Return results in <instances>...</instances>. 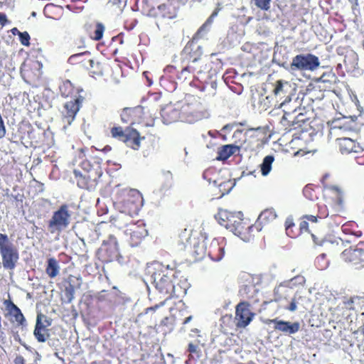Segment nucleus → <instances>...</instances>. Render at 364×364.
<instances>
[{
  "instance_id": "nucleus-25",
  "label": "nucleus",
  "mask_w": 364,
  "mask_h": 364,
  "mask_svg": "<svg viewBox=\"0 0 364 364\" xmlns=\"http://www.w3.org/2000/svg\"><path fill=\"white\" fill-rule=\"evenodd\" d=\"M277 215L274 210L267 209L262 211L258 217V221L261 223H266L274 220Z\"/></svg>"
},
{
  "instance_id": "nucleus-27",
  "label": "nucleus",
  "mask_w": 364,
  "mask_h": 364,
  "mask_svg": "<svg viewBox=\"0 0 364 364\" xmlns=\"http://www.w3.org/2000/svg\"><path fill=\"white\" fill-rule=\"evenodd\" d=\"M325 188L334 193L336 198V203L340 205H342L343 195V191L336 185H328L326 186Z\"/></svg>"
},
{
  "instance_id": "nucleus-62",
  "label": "nucleus",
  "mask_w": 364,
  "mask_h": 364,
  "mask_svg": "<svg viewBox=\"0 0 364 364\" xmlns=\"http://www.w3.org/2000/svg\"><path fill=\"white\" fill-rule=\"evenodd\" d=\"M222 137H223V139L225 141L227 139V137L225 135H223Z\"/></svg>"
},
{
  "instance_id": "nucleus-54",
  "label": "nucleus",
  "mask_w": 364,
  "mask_h": 364,
  "mask_svg": "<svg viewBox=\"0 0 364 364\" xmlns=\"http://www.w3.org/2000/svg\"><path fill=\"white\" fill-rule=\"evenodd\" d=\"M193 319V316H188L187 318H186V319L183 321V324H186L188 323H189L191 321H192Z\"/></svg>"
},
{
  "instance_id": "nucleus-64",
  "label": "nucleus",
  "mask_w": 364,
  "mask_h": 364,
  "mask_svg": "<svg viewBox=\"0 0 364 364\" xmlns=\"http://www.w3.org/2000/svg\"><path fill=\"white\" fill-rule=\"evenodd\" d=\"M339 241H340V242H341L342 244L343 243V240H341V239H339Z\"/></svg>"
},
{
  "instance_id": "nucleus-21",
  "label": "nucleus",
  "mask_w": 364,
  "mask_h": 364,
  "mask_svg": "<svg viewBox=\"0 0 364 364\" xmlns=\"http://www.w3.org/2000/svg\"><path fill=\"white\" fill-rule=\"evenodd\" d=\"M141 111V107H136L134 108H124L121 114L122 121L123 122L128 123L131 121V117L140 114Z\"/></svg>"
},
{
  "instance_id": "nucleus-52",
  "label": "nucleus",
  "mask_w": 364,
  "mask_h": 364,
  "mask_svg": "<svg viewBox=\"0 0 364 364\" xmlns=\"http://www.w3.org/2000/svg\"><path fill=\"white\" fill-rule=\"evenodd\" d=\"M235 125V124H225L223 127L222 130H223V131L231 130L234 127Z\"/></svg>"
},
{
  "instance_id": "nucleus-1",
  "label": "nucleus",
  "mask_w": 364,
  "mask_h": 364,
  "mask_svg": "<svg viewBox=\"0 0 364 364\" xmlns=\"http://www.w3.org/2000/svg\"><path fill=\"white\" fill-rule=\"evenodd\" d=\"M168 269H173L170 265L166 267L159 262L148 266L147 272L150 274V281L154 284L159 293L164 295L171 296L175 293V286L173 284V274H170Z\"/></svg>"
},
{
  "instance_id": "nucleus-12",
  "label": "nucleus",
  "mask_w": 364,
  "mask_h": 364,
  "mask_svg": "<svg viewBox=\"0 0 364 364\" xmlns=\"http://www.w3.org/2000/svg\"><path fill=\"white\" fill-rule=\"evenodd\" d=\"M100 250L107 254L108 261L117 259L119 257L117 240L113 236H109L107 240L103 241Z\"/></svg>"
},
{
  "instance_id": "nucleus-44",
  "label": "nucleus",
  "mask_w": 364,
  "mask_h": 364,
  "mask_svg": "<svg viewBox=\"0 0 364 364\" xmlns=\"http://www.w3.org/2000/svg\"><path fill=\"white\" fill-rule=\"evenodd\" d=\"M188 351L191 353H198V346L191 343L188 345Z\"/></svg>"
},
{
  "instance_id": "nucleus-9",
  "label": "nucleus",
  "mask_w": 364,
  "mask_h": 364,
  "mask_svg": "<svg viewBox=\"0 0 364 364\" xmlns=\"http://www.w3.org/2000/svg\"><path fill=\"white\" fill-rule=\"evenodd\" d=\"M2 257V264L5 269H14L18 260V252L14 245L0 251Z\"/></svg>"
},
{
  "instance_id": "nucleus-5",
  "label": "nucleus",
  "mask_w": 364,
  "mask_h": 364,
  "mask_svg": "<svg viewBox=\"0 0 364 364\" xmlns=\"http://www.w3.org/2000/svg\"><path fill=\"white\" fill-rule=\"evenodd\" d=\"M208 112L199 104L183 106L181 120L192 124L202 119L208 117Z\"/></svg>"
},
{
  "instance_id": "nucleus-4",
  "label": "nucleus",
  "mask_w": 364,
  "mask_h": 364,
  "mask_svg": "<svg viewBox=\"0 0 364 364\" xmlns=\"http://www.w3.org/2000/svg\"><path fill=\"white\" fill-rule=\"evenodd\" d=\"M274 301L279 303V306L294 312L297 309V301L291 296L292 291L284 285L280 284L274 289Z\"/></svg>"
},
{
  "instance_id": "nucleus-18",
  "label": "nucleus",
  "mask_w": 364,
  "mask_h": 364,
  "mask_svg": "<svg viewBox=\"0 0 364 364\" xmlns=\"http://www.w3.org/2000/svg\"><path fill=\"white\" fill-rule=\"evenodd\" d=\"M208 255L213 260L219 262L225 255V247L220 246L218 241L213 240L210 244Z\"/></svg>"
},
{
  "instance_id": "nucleus-34",
  "label": "nucleus",
  "mask_w": 364,
  "mask_h": 364,
  "mask_svg": "<svg viewBox=\"0 0 364 364\" xmlns=\"http://www.w3.org/2000/svg\"><path fill=\"white\" fill-rule=\"evenodd\" d=\"M217 12H213L211 16L206 20V21L203 24V26L200 28L198 30V33H200L202 32H205L206 28H208L211 23H213V18L217 16Z\"/></svg>"
},
{
  "instance_id": "nucleus-31",
  "label": "nucleus",
  "mask_w": 364,
  "mask_h": 364,
  "mask_svg": "<svg viewBox=\"0 0 364 364\" xmlns=\"http://www.w3.org/2000/svg\"><path fill=\"white\" fill-rule=\"evenodd\" d=\"M75 287L73 284H69L65 289V295L68 299V303H71L74 299Z\"/></svg>"
},
{
  "instance_id": "nucleus-17",
  "label": "nucleus",
  "mask_w": 364,
  "mask_h": 364,
  "mask_svg": "<svg viewBox=\"0 0 364 364\" xmlns=\"http://www.w3.org/2000/svg\"><path fill=\"white\" fill-rule=\"evenodd\" d=\"M289 113L287 111H284V114L283 115L281 123L284 125H288L290 127V129L292 127L297 126L301 127L305 122L307 120L305 114L303 113H299L293 120L290 121L287 119V115Z\"/></svg>"
},
{
  "instance_id": "nucleus-53",
  "label": "nucleus",
  "mask_w": 364,
  "mask_h": 364,
  "mask_svg": "<svg viewBox=\"0 0 364 364\" xmlns=\"http://www.w3.org/2000/svg\"><path fill=\"white\" fill-rule=\"evenodd\" d=\"M353 304V299H349L346 303V306L348 307L349 309H351L352 308V304Z\"/></svg>"
},
{
  "instance_id": "nucleus-42",
  "label": "nucleus",
  "mask_w": 364,
  "mask_h": 364,
  "mask_svg": "<svg viewBox=\"0 0 364 364\" xmlns=\"http://www.w3.org/2000/svg\"><path fill=\"white\" fill-rule=\"evenodd\" d=\"M163 176L165 178V181H173V175L170 171L163 170L162 171Z\"/></svg>"
},
{
  "instance_id": "nucleus-15",
  "label": "nucleus",
  "mask_w": 364,
  "mask_h": 364,
  "mask_svg": "<svg viewBox=\"0 0 364 364\" xmlns=\"http://www.w3.org/2000/svg\"><path fill=\"white\" fill-rule=\"evenodd\" d=\"M341 257L344 261L352 262L355 264L364 262V250L362 248L346 249L343 251Z\"/></svg>"
},
{
  "instance_id": "nucleus-38",
  "label": "nucleus",
  "mask_w": 364,
  "mask_h": 364,
  "mask_svg": "<svg viewBox=\"0 0 364 364\" xmlns=\"http://www.w3.org/2000/svg\"><path fill=\"white\" fill-rule=\"evenodd\" d=\"M148 235V232L146 229L141 228L139 230H134L132 233V237H136L139 238L144 237Z\"/></svg>"
},
{
  "instance_id": "nucleus-16",
  "label": "nucleus",
  "mask_w": 364,
  "mask_h": 364,
  "mask_svg": "<svg viewBox=\"0 0 364 364\" xmlns=\"http://www.w3.org/2000/svg\"><path fill=\"white\" fill-rule=\"evenodd\" d=\"M339 146L342 154L359 153L363 151L358 143L348 137L339 139Z\"/></svg>"
},
{
  "instance_id": "nucleus-47",
  "label": "nucleus",
  "mask_w": 364,
  "mask_h": 364,
  "mask_svg": "<svg viewBox=\"0 0 364 364\" xmlns=\"http://www.w3.org/2000/svg\"><path fill=\"white\" fill-rule=\"evenodd\" d=\"M299 227H300L301 230L308 231L309 223H308V222H306L305 220L304 221H301L300 223Z\"/></svg>"
},
{
  "instance_id": "nucleus-26",
  "label": "nucleus",
  "mask_w": 364,
  "mask_h": 364,
  "mask_svg": "<svg viewBox=\"0 0 364 364\" xmlns=\"http://www.w3.org/2000/svg\"><path fill=\"white\" fill-rule=\"evenodd\" d=\"M111 134L113 137L117 138L123 142L129 143L130 141V136L121 127H113L111 130Z\"/></svg>"
},
{
  "instance_id": "nucleus-28",
  "label": "nucleus",
  "mask_w": 364,
  "mask_h": 364,
  "mask_svg": "<svg viewBox=\"0 0 364 364\" xmlns=\"http://www.w3.org/2000/svg\"><path fill=\"white\" fill-rule=\"evenodd\" d=\"M229 149V146H227V145L222 146L218 151V156L216 159L219 161L228 159L230 156V151L228 150Z\"/></svg>"
},
{
  "instance_id": "nucleus-58",
  "label": "nucleus",
  "mask_w": 364,
  "mask_h": 364,
  "mask_svg": "<svg viewBox=\"0 0 364 364\" xmlns=\"http://www.w3.org/2000/svg\"><path fill=\"white\" fill-rule=\"evenodd\" d=\"M104 150L105 151H109L111 150V147L109 146H107L105 147Z\"/></svg>"
},
{
  "instance_id": "nucleus-51",
  "label": "nucleus",
  "mask_w": 364,
  "mask_h": 364,
  "mask_svg": "<svg viewBox=\"0 0 364 364\" xmlns=\"http://www.w3.org/2000/svg\"><path fill=\"white\" fill-rule=\"evenodd\" d=\"M242 134V130L237 129L234 132L232 137L235 139H237V138H240Z\"/></svg>"
},
{
  "instance_id": "nucleus-8",
  "label": "nucleus",
  "mask_w": 364,
  "mask_h": 364,
  "mask_svg": "<svg viewBox=\"0 0 364 364\" xmlns=\"http://www.w3.org/2000/svg\"><path fill=\"white\" fill-rule=\"evenodd\" d=\"M4 305L7 311V315L10 316L9 321L13 323H16L17 326L23 328L26 326V318L21 309L14 304L11 300H5Z\"/></svg>"
},
{
  "instance_id": "nucleus-55",
  "label": "nucleus",
  "mask_w": 364,
  "mask_h": 364,
  "mask_svg": "<svg viewBox=\"0 0 364 364\" xmlns=\"http://www.w3.org/2000/svg\"><path fill=\"white\" fill-rule=\"evenodd\" d=\"M208 135L210 136L211 137H215V134H218V132H213V131H209L208 132Z\"/></svg>"
},
{
  "instance_id": "nucleus-59",
  "label": "nucleus",
  "mask_w": 364,
  "mask_h": 364,
  "mask_svg": "<svg viewBox=\"0 0 364 364\" xmlns=\"http://www.w3.org/2000/svg\"><path fill=\"white\" fill-rule=\"evenodd\" d=\"M121 2V0H113V4H117Z\"/></svg>"
},
{
  "instance_id": "nucleus-10",
  "label": "nucleus",
  "mask_w": 364,
  "mask_h": 364,
  "mask_svg": "<svg viewBox=\"0 0 364 364\" xmlns=\"http://www.w3.org/2000/svg\"><path fill=\"white\" fill-rule=\"evenodd\" d=\"M243 277L245 278L246 283L242 284L240 287V295L244 298L254 299V301H257L258 299L256 296L258 293V289L254 283L255 278L249 274H245Z\"/></svg>"
},
{
  "instance_id": "nucleus-3",
  "label": "nucleus",
  "mask_w": 364,
  "mask_h": 364,
  "mask_svg": "<svg viewBox=\"0 0 364 364\" xmlns=\"http://www.w3.org/2000/svg\"><path fill=\"white\" fill-rule=\"evenodd\" d=\"M320 65L318 58L313 54H299L293 58L290 64L291 71H314Z\"/></svg>"
},
{
  "instance_id": "nucleus-36",
  "label": "nucleus",
  "mask_w": 364,
  "mask_h": 364,
  "mask_svg": "<svg viewBox=\"0 0 364 364\" xmlns=\"http://www.w3.org/2000/svg\"><path fill=\"white\" fill-rule=\"evenodd\" d=\"M138 136L139 133L134 130L132 133V139L130 138V141H129L132 143V146L134 149H137L140 145V140Z\"/></svg>"
},
{
  "instance_id": "nucleus-35",
  "label": "nucleus",
  "mask_w": 364,
  "mask_h": 364,
  "mask_svg": "<svg viewBox=\"0 0 364 364\" xmlns=\"http://www.w3.org/2000/svg\"><path fill=\"white\" fill-rule=\"evenodd\" d=\"M104 31L105 26L101 23H98L95 31V40H100L102 38Z\"/></svg>"
},
{
  "instance_id": "nucleus-45",
  "label": "nucleus",
  "mask_w": 364,
  "mask_h": 364,
  "mask_svg": "<svg viewBox=\"0 0 364 364\" xmlns=\"http://www.w3.org/2000/svg\"><path fill=\"white\" fill-rule=\"evenodd\" d=\"M291 282L295 281V282H297L299 284H303L305 282L304 277L302 276H297L293 278Z\"/></svg>"
},
{
  "instance_id": "nucleus-24",
  "label": "nucleus",
  "mask_w": 364,
  "mask_h": 364,
  "mask_svg": "<svg viewBox=\"0 0 364 364\" xmlns=\"http://www.w3.org/2000/svg\"><path fill=\"white\" fill-rule=\"evenodd\" d=\"M274 160V158L272 155H268L264 158L263 161L260 165L261 172L263 176H267L269 173Z\"/></svg>"
},
{
  "instance_id": "nucleus-19",
  "label": "nucleus",
  "mask_w": 364,
  "mask_h": 364,
  "mask_svg": "<svg viewBox=\"0 0 364 364\" xmlns=\"http://www.w3.org/2000/svg\"><path fill=\"white\" fill-rule=\"evenodd\" d=\"M65 109L66 110V114L64 116V121L68 124H70L74 120L75 114L79 110V107L75 102H69L65 105Z\"/></svg>"
},
{
  "instance_id": "nucleus-29",
  "label": "nucleus",
  "mask_w": 364,
  "mask_h": 364,
  "mask_svg": "<svg viewBox=\"0 0 364 364\" xmlns=\"http://www.w3.org/2000/svg\"><path fill=\"white\" fill-rule=\"evenodd\" d=\"M256 7L263 11H269L272 0H251Z\"/></svg>"
},
{
  "instance_id": "nucleus-6",
  "label": "nucleus",
  "mask_w": 364,
  "mask_h": 364,
  "mask_svg": "<svg viewBox=\"0 0 364 364\" xmlns=\"http://www.w3.org/2000/svg\"><path fill=\"white\" fill-rule=\"evenodd\" d=\"M52 318L40 313L36 317L33 335L38 342L44 343L50 337L48 327L52 324Z\"/></svg>"
},
{
  "instance_id": "nucleus-48",
  "label": "nucleus",
  "mask_w": 364,
  "mask_h": 364,
  "mask_svg": "<svg viewBox=\"0 0 364 364\" xmlns=\"http://www.w3.org/2000/svg\"><path fill=\"white\" fill-rule=\"evenodd\" d=\"M291 100V96L289 95H287L285 99L281 102L279 107H283L286 105L287 103L289 102Z\"/></svg>"
},
{
  "instance_id": "nucleus-22",
  "label": "nucleus",
  "mask_w": 364,
  "mask_h": 364,
  "mask_svg": "<svg viewBox=\"0 0 364 364\" xmlns=\"http://www.w3.org/2000/svg\"><path fill=\"white\" fill-rule=\"evenodd\" d=\"M60 271V266L58 261L52 257L48 259V265L46 267V273L50 278L55 277Z\"/></svg>"
},
{
  "instance_id": "nucleus-49",
  "label": "nucleus",
  "mask_w": 364,
  "mask_h": 364,
  "mask_svg": "<svg viewBox=\"0 0 364 364\" xmlns=\"http://www.w3.org/2000/svg\"><path fill=\"white\" fill-rule=\"evenodd\" d=\"M304 218H306V220L311 221V222H313V223H316L317 222V218L314 215H306L304 216Z\"/></svg>"
},
{
  "instance_id": "nucleus-14",
  "label": "nucleus",
  "mask_w": 364,
  "mask_h": 364,
  "mask_svg": "<svg viewBox=\"0 0 364 364\" xmlns=\"http://www.w3.org/2000/svg\"><path fill=\"white\" fill-rule=\"evenodd\" d=\"M161 116L163 123L169 124L178 119L181 120V110L179 111L173 105H166L161 110Z\"/></svg>"
},
{
  "instance_id": "nucleus-23",
  "label": "nucleus",
  "mask_w": 364,
  "mask_h": 364,
  "mask_svg": "<svg viewBox=\"0 0 364 364\" xmlns=\"http://www.w3.org/2000/svg\"><path fill=\"white\" fill-rule=\"evenodd\" d=\"M237 217L235 218V223L232 225V228H230V230L236 235H241L244 230V225L242 223V213L237 212Z\"/></svg>"
},
{
  "instance_id": "nucleus-50",
  "label": "nucleus",
  "mask_w": 364,
  "mask_h": 364,
  "mask_svg": "<svg viewBox=\"0 0 364 364\" xmlns=\"http://www.w3.org/2000/svg\"><path fill=\"white\" fill-rule=\"evenodd\" d=\"M6 16L4 14L0 13V23L4 26L6 23Z\"/></svg>"
},
{
  "instance_id": "nucleus-41",
  "label": "nucleus",
  "mask_w": 364,
  "mask_h": 364,
  "mask_svg": "<svg viewBox=\"0 0 364 364\" xmlns=\"http://www.w3.org/2000/svg\"><path fill=\"white\" fill-rule=\"evenodd\" d=\"M285 225H286V230H287V234L288 235H290V228L294 225V223L293 222V220L291 218H288L285 222Z\"/></svg>"
},
{
  "instance_id": "nucleus-32",
  "label": "nucleus",
  "mask_w": 364,
  "mask_h": 364,
  "mask_svg": "<svg viewBox=\"0 0 364 364\" xmlns=\"http://www.w3.org/2000/svg\"><path fill=\"white\" fill-rule=\"evenodd\" d=\"M13 244L9 242V237L6 235L0 233V251L10 247Z\"/></svg>"
},
{
  "instance_id": "nucleus-20",
  "label": "nucleus",
  "mask_w": 364,
  "mask_h": 364,
  "mask_svg": "<svg viewBox=\"0 0 364 364\" xmlns=\"http://www.w3.org/2000/svg\"><path fill=\"white\" fill-rule=\"evenodd\" d=\"M290 87L291 86L288 82L278 80L276 82L274 88L273 90V93L277 97H285Z\"/></svg>"
},
{
  "instance_id": "nucleus-56",
  "label": "nucleus",
  "mask_w": 364,
  "mask_h": 364,
  "mask_svg": "<svg viewBox=\"0 0 364 364\" xmlns=\"http://www.w3.org/2000/svg\"><path fill=\"white\" fill-rule=\"evenodd\" d=\"M11 31H12L13 34H14V35H15L16 33H17V34L18 35V32H20V31H19L16 28H13V29L11 30Z\"/></svg>"
},
{
  "instance_id": "nucleus-46",
  "label": "nucleus",
  "mask_w": 364,
  "mask_h": 364,
  "mask_svg": "<svg viewBox=\"0 0 364 364\" xmlns=\"http://www.w3.org/2000/svg\"><path fill=\"white\" fill-rule=\"evenodd\" d=\"M14 364H24V358L21 355H17L14 359Z\"/></svg>"
},
{
  "instance_id": "nucleus-60",
  "label": "nucleus",
  "mask_w": 364,
  "mask_h": 364,
  "mask_svg": "<svg viewBox=\"0 0 364 364\" xmlns=\"http://www.w3.org/2000/svg\"><path fill=\"white\" fill-rule=\"evenodd\" d=\"M360 331L364 335V323H363V325L362 326V327L360 328Z\"/></svg>"
},
{
  "instance_id": "nucleus-43",
  "label": "nucleus",
  "mask_w": 364,
  "mask_h": 364,
  "mask_svg": "<svg viewBox=\"0 0 364 364\" xmlns=\"http://www.w3.org/2000/svg\"><path fill=\"white\" fill-rule=\"evenodd\" d=\"M227 146H229L230 148L228 150L230 151V156L235 154L237 151H239L240 150V146L234 144H227Z\"/></svg>"
},
{
  "instance_id": "nucleus-11",
  "label": "nucleus",
  "mask_w": 364,
  "mask_h": 364,
  "mask_svg": "<svg viewBox=\"0 0 364 364\" xmlns=\"http://www.w3.org/2000/svg\"><path fill=\"white\" fill-rule=\"evenodd\" d=\"M268 323H274V329L282 332L286 335L294 334L299 331V322H289L280 320L277 318L269 320Z\"/></svg>"
},
{
  "instance_id": "nucleus-57",
  "label": "nucleus",
  "mask_w": 364,
  "mask_h": 364,
  "mask_svg": "<svg viewBox=\"0 0 364 364\" xmlns=\"http://www.w3.org/2000/svg\"><path fill=\"white\" fill-rule=\"evenodd\" d=\"M349 1L353 4V7L354 5H358V0H349Z\"/></svg>"
},
{
  "instance_id": "nucleus-13",
  "label": "nucleus",
  "mask_w": 364,
  "mask_h": 364,
  "mask_svg": "<svg viewBox=\"0 0 364 364\" xmlns=\"http://www.w3.org/2000/svg\"><path fill=\"white\" fill-rule=\"evenodd\" d=\"M237 212L232 213L227 210L220 209L218 213L215 215V218L220 225L230 230V228H232V225L236 223L235 218L237 217Z\"/></svg>"
},
{
  "instance_id": "nucleus-40",
  "label": "nucleus",
  "mask_w": 364,
  "mask_h": 364,
  "mask_svg": "<svg viewBox=\"0 0 364 364\" xmlns=\"http://www.w3.org/2000/svg\"><path fill=\"white\" fill-rule=\"evenodd\" d=\"M311 237H312V239L316 245L323 246V245H327L331 243L330 241L326 240H321L320 241H318L316 237L314 234H311Z\"/></svg>"
},
{
  "instance_id": "nucleus-39",
  "label": "nucleus",
  "mask_w": 364,
  "mask_h": 364,
  "mask_svg": "<svg viewBox=\"0 0 364 364\" xmlns=\"http://www.w3.org/2000/svg\"><path fill=\"white\" fill-rule=\"evenodd\" d=\"M87 53V52H85V53H76V54H74V55H72L69 59H68V62L71 64H74L77 62V60L81 58L83 55H85Z\"/></svg>"
},
{
  "instance_id": "nucleus-63",
  "label": "nucleus",
  "mask_w": 364,
  "mask_h": 364,
  "mask_svg": "<svg viewBox=\"0 0 364 364\" xmlns=\"http://www.w3.org/2000/svg\"><path fill=\"white\" fill-rule=\"evenodd\" d=\"M247 228H248L249 230H252V229L253 228V227H252V226H248V227H247Z\"/></svg>"
},
{
  "instance_id": "nucleus-7",
  "label": "nucleus",
  "mask_w": 364,
  "mask_h": 364,
  "mask_svg": "<svg viewBox=\"0 0 364 364\" xmlns=\"http://www.w3.org/2000/svg\"><path fill=\"white\" fill-rule=\"evenodd\" d=\"M255 314L250 309L247 301L239 303L236 306L235 321L237 328H245L252 321Z\"/></svg>"
},
{
  "instance_id": "nucleus-37",
  "label": "nucleus",
  "mask_w": 364,
  "mask_h": 364,
  "mask_svg": "<svg viewBox=\"0 0 364 364\" xmlns=\"http://www.w3.org/2000/svg\"><path fill=\"white\" fill-rule=\"evenodd\" d=\"M18 36L21 43L26 46H29V40H30V36L28 32H18Z\"/></svg>"
},
{
  "instance_id": "nucleus-30",
  "label": "nucleus",
  "mask_w": 364,
  "mask_h": 364,
  "mask_svg": "<svg viewBox=\"0 0 364 364\" xmlns=\"http://www.w3.org/2000/svg\"><path fill=\"white\" fill-rule=\"evenodd\" d=\"M173 181H165L159 188V189L156 191H154V193H159L161 197H164L166 193L169 191L172 187Z\"/></svg>"
},
{
  "instance_id": "nucleus-61",
  "label": "nucleus",
  "mask_w": 364,
  "mask_h": 364,
  "mask_svg": "<svg viewBox=\"0 0 364 364\" xmlns=\"http://www.w3.org/2000/svg\"><path fill=\"white\" fill-rule=\"evenodd\" d=\"M89 62H90V64L91 67H93V65H93V63H94V60L90 59V60H89Z\"/></svg>"
},
{
  "instance_id": "nucleus-33",
  "label": "nucleus",
  "mask_w": 364,
  "mask_h": 364,
  "mask_svg": "<svg viewBox=\"0 0 364 364\" xmlns=\"http://www.w3.org/2000/svg\"><path fill=\"white\" fill-rule=\"evenodd\" d=\"M316 263L320 269H326L328 265V262L326 260V254L323 253L317 257Z\"/></svg>"
},
{
  "instance_id": "nucleus-2",
  "label": "nucleus",
  "mask_w": 364,
  "mask_h": 364,
  "mask_svg": "<svg viewBox=\"0 0 364 364\" xmlns=\"http://www.w3.org/2000/svg\"><path fill=\"white\" fill-rule=\"evenodd\" d=\"M71 212L67 204L62 205L60 208L53 213L48 223V228L51 233L61 231L67 228L70 223Z\"/></svg>"
}]
</instances>
